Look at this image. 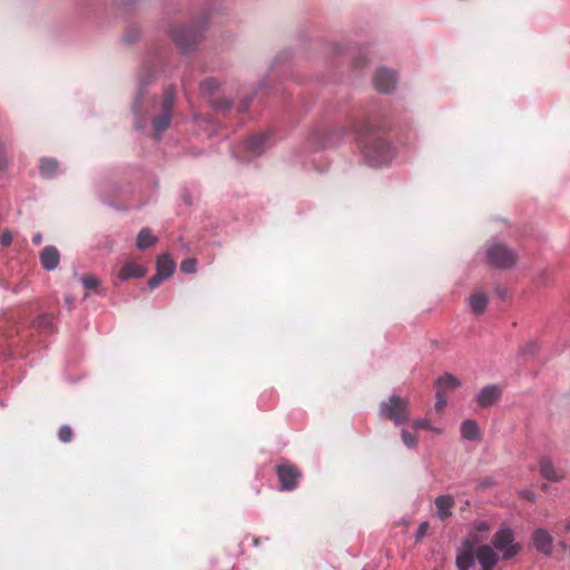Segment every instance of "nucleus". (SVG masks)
Returning a JSON list of instances; mask_svg holds the SVG:
<instances>
[{
  "instance_id": "32",
  "label": "nucleus",
  "mask_w": 570,
  "mask_h": 570,
  "mask_svg": "<svg viewBox=\"0 0 570 570\" xmlns=\"http://www.w3.org/2000/svg\"><path fill=\"white\" fill-rule=\"evenodd\" d=\"M13 237L10 230H4L0 236V244L2 247H8L12 244Z\"/></svg>"
},
{
  "instance_id": "3",
  "label": "nucleus",
  "mask_w": 570,
  "mask_h": 570,
  "mask_svg": "<svg viewBox=\"0 0 570 570\" xmlns=\"http://www.w3.org/2000/svg\"><path fill=\"white\" fill-rule=\"evenodd\" d=\"M518 254L503 243H493L487 248V263L494 268L508 269L518 262Z\"/></svg>"
},
{
  "instance_id": "25",
  "label": "nucleus",
  "mask_w": 570,
  "mask_h": 570,
  "mask_svg": "<svg viewBox=\"0 0 570 570\" xmlns=\"http://www.w3.org/2000/svg\"><path fill=\"white\" fill-rule=\"evenodd\" d=\"M35 326L45 332H51L53 328L52 322L48 315L39 316L35 323Z\"/></svg>"
},
{
  "instance_id": "28",
  "label": "nucleus",
  "mask_w": 570,
  "mask_h": 570,
  "mask_svg": "<svg viewBox=\"0 0 570 570\" xmlns=\"http://www.w3.org/2000/svg\"><path fill=\"white\" fill-rule=\"evenodd\" d=\"M402 440L407 448H415L417 444L416 436L405 430L402 431Z\"/></svg>"
},
{
  "instance_id": "39",
  "label": "nucleus",
  "mask_w": 570,
  "mask_h": 570,
  "mask_svg": "<svg viewBox=\"0 0 570 570\" xmlns=\"http://www.w3.org/2000/svg\"><path fill=\"white\" fill-rule=\"evenodd\" d=\"M41 242H42V236H41V234H39V233H38V234H35V235L32 236V243H33L35 245H39V244H41Z\"/></svg>"
},
{
  "instance_id": "38",
  "label": "nucleus",
  "mask_w": 570,
  "mask_h": 570,
  "mask_svg": "<svg viewBox=\"0 0 570 570\" xmlns=\"http://www.w3.org/2000/svg\"><path fill=\"white\" fill-rule=\"evenodd\" d=\"M520 494L522 498L530 500V501H534V499H535V494L531 490H524Z\"/></svg>"
},
{
  "instance_id": "31",
  "label": "nucleus",
  "mask_w": 570,
  "mask_h": 570,
  "mask_svg": "<svg viewBox=\"0 0 570 570\" xmlns=\"http://www.w3.org/2000/svg\"><path fill=\"white\" fill-rule=\"evenodd\" d=\"M195 266H196V261L195 259H185L181 263L180 268L185 273H194L196 271Z\"/></svg>"
},
{
  "instance_id": "16",
  "label": "nucleus",
  "mask_w": 570,
  "mask_h": 570,
  "mask_svg": "<svg viewBox=\"0 0 570 570\" xmlns=\"http://www.w3.org/2000/svg\"><path fill=\"white\" fill-rule=\"evenodd\" d=\"M60 261L59 250L55 246H46L40 253V262L45 269L53 271Z\"/></svg>"
},
{
  "instance_id": "6",
  "label": "nucleus",
  "mask_w": 570,
  "mask_h": 570,
  "mask_svg": "<svg viewBox=\"0 0 570 570\" xmlns=\"http://www.w3.org/2000/svg\"><path fill=\"white\" fill-rule=\"evenodd\" d=\"M169 36L183 51H187L198 42L200 31L195 26L171 24Z\"/></svg>"
},
{
  "instance_id": "12",
  "label": "nucleus",
  "mask_w": 570,
  "mask_h": 570,
  "mask_svg": "<svg viewBox=\"0 0 570 570\" xmlns=\"http://www.w3.org/2000/svg\"><path fill=\"white\" fill-rule=\"evenodd\" d=\"M475 560V548L473 542L469 539L464 540L462 543V548L456 556V567L459 570H469Z\"/></svg>"
},
{
  "instance_id": "34",
  "label": "nucleus",
  "mask_w": 570,
  "mask_h": 570,
  "mask_svg": "<svg viewBox=\"0 0 570 570\" xmlns=\"http://www.w3.org/2000/svg\"><path fill=\"white\" fill-rule=\"evenodd\" d=\"M164 279H166L165 276H163L161 274H159L158 272L156 273L155 276H153L149 281H148V286L154 289L156 288Z\"/></svg>"
},
{
  "instance_id": "14",
  "label": "nucleus",
  "mask_w": 570,
  "mask_h": 570,
  "mask_svg": "<svg viewBox=\"0 0 570 570\" xmlns=\"http://www.w3.org/2000/svg\"><path fill=\"white\" fill-rule=\"evenodd\" d=\"M501 396V390L497 385L484 386L476 396V402L481 407H489L497 403Z\"/></svg>"
},
{
  "instance_id": "21",
  "label": "nucleus",
  "mask_w": 570,
  "mask_h": 570,
  "mask_svg": "<svg viewBox=\"0 0 570 570\" xmlns=\"http://www.w3.org/2000/svg\"><path fill=\"white\" fill-rule=\"evenodd\" d=\"M175 263L168 254H164L157 259V272L168 278L175 271Z\"/></svg>"
},
{
  "instance_id": "18",
  "label": "nucleus",
  "mask_w": 570,
  "mask_h": 570,
  "mask_svg": "<svg viewBox=\"0 0 570 570\" xmlns=\"http://www.w3.org/2000/svg\"><path fill=\"white\" fill-rule=\"evenodd\" d=\"M145 275V268L135 263H126L119 271V278L127 281L130 278H139Z\"/></svg>"
},
{
  "instance_id": "8",
  "label": "nucleus",
  "mask_w": 570,
  "mask_h": 570,
  "mask_svg": "<svg viewBox=\"0 0 570 570\" xmlns=\"http://www.w3.org/2000/svg\"><path fill=\"white\" fill-rule=\"evenodd\" d=\"M275 471L278 476L282 491H293L297 488L302 472L296 465L289 462H283L276 465Z\"/></svg>"
},
{
  "instance_id": "9",
  "label": "nucleus",
  "mask_w": 570,
  "mask_h": 570,
  "mask_svg": "<svg viewBox=\"0 0 570 570\" xmlns=\"http://www.w3.org/2000/svg\"><path fill=\"white\" fill-rule=\"evenodd\" d=\"M475 559L481 566L480 570H494L500 556L492 546L481 544L475 548Z\"/></svg>"
},
{
  "instance_id": "13",
  "label": "nucleus",
  "mask_w": 570,
  "mask_h": 570,
  "mask_svg": "<svg viewBox=\"0 0 570 570\" xmlns=\"http://www.w3.org/2000/svg\"><path fill=\"white\" fill-rule=\"evenodd\" d=\"M539 471L541 476L550 482H560L564 479V471L557 469L549 458H542L540 460Z\"/></svg>"
},
{
  "instance_id": "7",
  "label": "nucleus",
  "mask_w": 570,
  "mask_h": 570,
  "mask_svg": "<svg viewBox=\"0 0 570 570\" xmlns=\"http://www.w3.org/2000/svg\"><path fill=\"white\" fill-rule=\"evenodd\" d=\"M268 132H259L248 137L242 145L243 151H236V156L246 161L262 155L268 146Z\"/></svg>"
},
{
  "instance_id": "42",
  "label": "nucleus",
  "mask_w": 570,
  "mask_h": 570,
  "mask_svg": "<svg viewBox=\"0 0 570 570\" xmlns=\"http://www.w3.org/2000/svg\"><path fill=\"white\" fill-rule=\"evenodd\" d=\"M416 425L423 428V426H425V423L424 422H417Z\"/></svg>"
},
{
  "instance_id": "22",
  "label": "nucleus",
  "mask_w": 570,
  "mask_h": 570,
  "mask_svg": "<svg viewBox=\"0 0 570 570\" xmlns=\"http://www.w3.org/2000/svg\"><path fill=\"white\" fill-rule=\"evenodd\" d=\"M157 242V237H155L150 229L148 228H142L138 236H137V240H136V246L144 250L146 248H149L151 246H154Z\"/></svg>"
},
{
  "instance_id": "24",
  "label": "nucleus",
  "mask_w": 570,
  "mask_h": 570,
  "mask_svg": "<svg viewBox=\"0 0 570 570\" xmlns=\"http://www.w3.org/2000/svg\"><path fill=\"white\" fill-rule=\"evenodd\" d=\"M81 283L87 289H98L100 286V279L91 274L83 275L81 277Z\"/></svg>"
},
{
  "instance_id": "35",
  "label": "nucleus",
  "mask_w": 570,
  "mask_h": 570,
  "mask_svg": "<svg viewBox=\"0 0 570 570\" xmlns=\"http://www.w3.org/2000/svg\"><path fill=\"white\" fill-rule=\"evenodd\" d=\"M428 530H429V522H426V521L422 522L419 525L416 539L420 540L421 538H423L426 534Z\"/></svg>"
},
{
  "instance_id": "4",
  "label": "nucleus",
  "mask_w": 570,
  "mask_h": 570,
  "mask_svg": "<svg viewBox=\"0 0 570 570\" xmlns=\"http://www.w3.org/2000/svg\"><path fill=\"white\" fill-rule=\"evenodd\" d=\"M409 401L399 395H392L380 405V413L395 425H401L409 420Z\"/></svg>"
},
{
  "instance_id": "2",
  "label": "nucleus",
  "mask_w": 570,
  "mask_h": 570,
  "mask_svg": "<svg viewBox=\"0 0 570 570\" xmlns=\"http://www.w3.org/2000/svg\"><path fill=\"white\" fill-rule=\"evenodd\" d=\"M492 547L497 552L502 553L503 560H511L517 557L522 547L515 542L513 530L508 525H502L492 537Z\"/></svg>"
},
{
  "instance_id": "37",
  "label": "nucleus",
  "mask_w": 570,
  "mask_h": 570,
  "mask_svg": "<svg viewBox=\"0 0 570 570\" xmlns=\"http://www.w3.org/2000/svg\"><path fill=\"white\" fill-rule=\"evenodd\" d=\"M4 167H6L4 147H3V144L0 141V169H3Z\"/></svg>"
},
{
  "instance_id": "23",
  "label": "nucleus",
  "mask_w": 570,
  "mask_h": 570,
  "mask_svg": "<svg viewBox=\"0 0 570 570\" xmlns=\"http://www.w3.org/2000/svg\"><path fill=\"white\" fill-rule=\"evenodd\" d=\"M39 168H40V173L43 177L50 178L57 173V170L59 168V163L56 158L45 157L40 160Z\"/></svg>"
},
{
  "instance_id": "20",
  "label": "nucleus",
  "mask_w": 570,
  "mask_h": 570,
  "mask_svg": "<svg viewBox=\"0 0 570 570\" xmlns=\"http://www.w3.org/2000/svg\"><path fill=\"white\" fill-rule=\"evenodd\" d=\"M460 386V381L452 374L445 373L436 381V390H441L442 393L453 391Z\"/></svg>"
},
{
  "instance_id": "44",
  "label": "nucleus",
  "mask_w": 570,
  "mask_h": 570,
  "mask_svg": "<svg viewBox=\"0 0 570 570\" xmlns=\"http://www.w3.org/2000/svg\"><path fill=\"white\" fill-rule=\"evenodd\" d=\"M67 302H68L69 305L72 304V299L71 298H67Z\"/></svg>"
},
{
  "instance_id": "29",
  "label": "nucleus",
  "mask_w": 570,
  "mask_h": 570,
  "mask_svg": "<svg viewBox=\"0 0 570 570\" xmlns=\"http://www.w3.org/2000/svg\"><path fill=\"white\" fill-rule=\"evenodd\" d=\"M200 87L204 91L213 92L218 88V82L214 78H207L202 82Z\"/></svg>"
},
{
  "instance_id": "26",
  "label": "nucleus",
  "mask_w": 570,
  "mask_h": 570,
  "mask_svg": "<svg viewBox=\"0 0 570 570\" xmlns=\"http://www.w3.org/2000/svg\"><path fill=\"white\" fill-rule=\"evenodd\" d=\"M73 435L72 429L69 425H62L59 429L58 436L59 440L63 443H68L71 441Z\"/></svg>"
},
{
  "instance_id": "30",
  "label": "nucleus",
  "mask_w": 570,
  "mask_h": 570,
  "mask_svg": "<svg viewBox=\"0 0 570 570\" xmlns=\"http://www.w3.org/2000/svg\"><path fill=\"white\" fill-rule=\"evenodd\" d=\"M538 350H539V345L535 342L531 341V342L525 343L521 347L520 351L522 354H529V355L533 356Z\"/></svg>"
},
{
  "instance_id": "33",
  "label": "nucleus",
  "mask_w": 570,
  "mask_h": 570,
  "mask_svg": "<svg viewBox=\"0 0 570 570\" xmlns=\"http://www.w3.org/2000/svg\"><path fill=\"white\" fill-rule=\"evenodd\" d=\"M214 107L218 110L225 111L230 108L232 101L228 99H219L213 102Z\"/></svg>"
},
{
  "instance_id": "43",
  "label": "nucleus",
  "mask_w": 570,
  "mask_h": 570,
  "mask_svg": "<svg viewBox=\"0 0 570 570\" xmlns=\"http://www.w3.org/2000/svg\"><path fill=\"white\" fill-rule=\"evenodd\" d=\"M254 544H255V546H258V544H259V539H255V540H254Z\"/></svg>"
},
{
  "instance_id": "5",
  "label": "nucleus",
  "mask_w": 570,
  "mask_h": 570,
  "mask_svg": "<svg viewBox=\"0 0 570 570\" xmlns=\"http://www.w3.org/2000/svg\"><path fill=\"white\" fill-rule=\"evenodd\" d=\"M175 98V88L171 86L166 88L160 101V112L153 119V128L157 135L166 131L170 126Z\"/></svg>"
},
{
  "instance_id": "11",
  "label": "nucleus",
  "mask_w": 570,
  "mask_h": 570,
  "mask_svg": "<svg viewBox=\"0 0 570 570\" xmlns=\"http://www.w3.org/2000/svg\"><path fill=\"white\" fill-rule=\"evenodd\" d=\"M532 543L539 553L547 557L552 554L553 538L546 529L539 528L532 533Z\"/></svg>"
},
{
  "instance_id": "41",
  "label": "nucleus",
  "mask_w": 570,
  "mask_h": 570,
  "mask_svg": "<svg viewBox=\"0 0 570 570\" xmlns=\"http://www.w3.org/2000/svg\"><path fill=\"white\" fill-rule=\"evenodd\" d=\"M564 529L567 532H570V520L567 521L566 525H564Z\"/></svg>"
},
{
  "instance_id": "40",
  "label": "nucleus",
  "mask_w": 570,
  "mask_h": 570,
  "mask_svg": "<svg viewBox=\"0 0 570 570\" xmlns=\"http://www.w3.org/2000/svg\"><path fill=\"white\" fill-rule=\"evenodd\" d=\"M559 546H560V548H561L562 550H567V548H568V547H567V543H566L564 541H560V542H559Z\"/></svg>"
},
{
  "instance_id": "36",
  "label": "nucleus",
  "mask_w": 570,
  "mask_h": 570,
  "mask_svg": "<svg viewBox=\"0 0 570 570\" xmlns=\"http://www.w3.org/2000/svg\"><path fill=\"white\" fill-rule=\"evenodd\" d=\"M475 530L479 531V532H487L490 530V525L488 522L485 521H480V522H476L475 523Z\"/></svg>"
},
{
  "instance_id": "1",
  "label": "nucleus",
  "mask_w": 570,
  "mask_h": 570,
  "mask_svg": "<svg viewBox=\"0 0 570 570\" xmlns=\"http://www.w3.org/2000/svg\"><path fill=\"white\" fill-rule=\"evenodd\" d=\"M357 137H363L362 155L370 166L387 164L393 157V150L381 132L368 120H362L352 128Z\"/></svg>"
},
{
  "instance_id": "15",
  "label": "nucleus",
  "mask_w": 570,
  "mask_h": 570,
  "mask_svg": "<svg viewBox=\"0 0 570 570\" xmlns=\"http://www.w3.org/2000/svg\"><path fill=\"white\" fill-rule=\"evenodd\" d=\"M454 507V498L450 494L439 495L435 499L436 517L444 521L452 515V509Z\"/></svg>"
},
{
  "instance_id": "10",
  "label": "nucleus",
  "mask_w": 570,
  "mask_h": 570,
  "mask_svg": "<svg viewBox=\"0 0 570 570\" xmlns=\"http://www.w3.org/2000/svg\"><path fill=\"white\" fill-rule=\"evenodd\" d=\"M396 85V75L394 71L381 68L374 77L375 89L382 94L391 92Z\"/></svg>"
},
{
  "instance_id": "27",
  "label": "nucleus",
  "mask_w": 570,
  "mask_h": 570,
  "mask_svg": "<svg viewBox=\"0 0 570 570\" xmlns=\"http://www.w3.org/2000/svg\"><path fill=\"white\" fill-rule=\"evenodd\" d=\"M435 397H436L435 410L438 412H442L448 403L446 395L444 393H442L441 390H436Z\"/></svg>"
},
{
  "instance_id": "19",
  "label": "nucleus",
  "mask_w": 570,
  "mask_h": 570,
  "mask_svg": "<svg viewBox=\"0 0 570 570\" xmlns=\"http://www.w3.org/2000/svg\"><path fill=\"white\" fill-rule=\"evenodd\" d=\"M461 435L465 440L476 441L480 440V430L474 420H465L461 425Z\"/></svg>"
},
{
  "instance_id": "17",
  "label": "nucleus",
  "mask_w": 570,
  "mask_h": 570,
  "mask_svg": "<svg viewBox=\"0 0 570 570\" xmlns=\"http://www.w3.org/2000/svg\"><path fill=\"white\" fill-rule=\"evenodd\" d=\"M489 297L483 291H475L470 296V307L475 315H481L487 309Z\"/></svg>"
}]
</instances>
